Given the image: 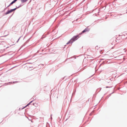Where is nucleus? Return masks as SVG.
Returning a JSON list of instances; mask_svg holds the SVG:
<instances>
[{
  "instance_id": "f257e3e1",
  "label": "nucleus",
  "mask_w": 127,
  "mask_h": 127,
  "mask_svg": "<svg viewBox=\"0 0 127 127\" xmlns=\"http://www.w3.org/2000/svg\"><path fill=\"white\" fill-rule=\"evenodd\" d=\"M79 35H77L75 36H74L71 39L69 40L66 43L67 44L72 43L73 42L79 38Z\"/></svg>"
},
{
  "instance_id": "f03ea898",
  "label": "nucleus",
  "mask_w": 127,
  "mask_h": 127,
  "mask_svg": "<svg viewBox=\"0 0 127 127\" xmlns=\"http://www.w3.org/2000/svg\"><path fill=\"white\" fill-rule=\"evenodd\" d=\"M90 29L88 28H86L84 30H83L80 34H81L82 33H83L85 32H88L90 31Z\"/></svg>"
},
{
  "instance_id": "7ed1b4c3",
  "label": "nucleus",
  "mask_w": 127,
  "mask_h": 127,
  "mask_svg": "<svg viewBox=\"0 0 127 127\" xmlns=\"http://www.w3.org/2000/svg\"><path fill=\"white\" fill-rule=\"evenodd\" d=\"M18 82L17 81H14V82H9L8 83H5V85H10L11 84H12V83H18Z\"/></svg>"
},
{
  "instance_id": "20e7f679",
  "label": "nucleus",
  "mask_w": 127,
  "mask_h": 127,
  "mask_svg": "<svg viewBox=\"0 0 127 127\" xmlns=\"http://www.w3.org/2000/svg\"><path fill=\"white\" fill-rule=\"evenodd\" d=\"M12 12L11 10H8L6 13H4L5 15H7V14H8L11 12Z\"/></svg>"
},
{
  "instance_id": "39448f33",
  "label": "nucleus",
  "mask_w": 127,
  "mask_h": 127,
  "mask_svg": "<svg viewBox=\"0 0 127 127\" xmlns=\"http://www.w3.org/2000/svg\"><path fill=\"white\" fill-rule=\"evenodd\" d=\"M14 3L13 1H12L9 4V5L6 7V8L9 7L11 5Z\"/></svg>"
},
{
  "instance_id": "423d86ee",
  "label": "nucleus",
  "mask_w": 127,
  "mask_h": 127,
  "mask_svg": "<svg viewBox=\"0 0 127 127\" xmlns=\"http://www.w3.org/2000/svg\"><path fill=\"white\" fill-rule=\"evenodd\" d=\"M28 0H21V1L22 2H24L27 1Z\"/></svg>"
},
{
  "instance_id": "0eeeda50",
  "label": "nucleus",
  "mask_w": 127,
  "mask_h": 127,
  "mask_svg": "<svg viewBox=\"0 0 127 127\" xmlns=\"http://www.w3.org/2000/svg\"><path fill=\"white\" fill-rule=\"evenodd\" d=\"M43 36V35L42 36V37H41V38L40 39V41H41V40H42V39L43 38H44L45 37H46V36L45 35V36Z\"/></svg>"
},
{
  "instance_id": "6e6552de",
  "label": "nucleus",
  "mask_w": 127,
  "mask_h": 127,
  "mask_svg": "<svg viewBox=\"0 0 127 127\" xmlns=\"http://www.w3.org/2000/svg\"><path fill=\"white\" fill-rule=\"evenodd\" d=\"M12 12L14 11H15V10H16V8H14L13 9H10Z\"/></svg>"
},
{
  "instance_id": "1a4fd4ad",
  "label": "nucleus",
  "mask_w": 127,
  "mask_h": 127,
  "mask_svg": "<svg viewBox=\"0 0 127 127\" xmlns=\"http://www.w3.org/2000/svg\"><path fill=\"white\" fill-rule=\"evenodd\" d=\"M30 38L28 39L25 42L27 44V43L28 42L30 41Z\"/></svg>"
},
{
  "instance_id": "9d476101",
  "label": "nucleus",
  "mask_w": 127,
  "mask_h": 127,
  "mask_svg": "<svg viewBox=\"0 0 127 127\" xmlns=\"http://www.w3.org/2000/svg\"><path fill=\"white\" fill-rule=\"evenodd\" d=\"M26 44L25 42L22 46V47H23V46H24Z\"/></svg>"
},
{
  "instance_id": "9b49d317",
  "label": "nucleus",
  "mask_w": 127,
  "mask_h": 127,
  "mask_svg": "<svg viewBox=\"0 0 127 127\" xmlns=\"http://www.w3.org/2000/svg\"><path fill=\"white\" fill-rule=\"evenodd\" d=\"M17 0H14L13 1L14 3H15Z\"/></svg>"
},
{
  "instance_id": "f8f14e48",
  "label": "nucleus",
  "mask_w": 127,
  "mask_h": 127,
  "mask_svg": "<svg viewBox=\"0 0 127 127\" xmlns=\"http://www.w3.org/2000/svg\"><path fill=\"white\" fill-rule=\"evenodd\" d=\"M108 87V86H106V88H111V87Z\"/></svg>"
},
{
  "instance_id": "ddd939ff",
  "label": "nucleus",
  "mask_w": 127,
  "mask_h": 127,
  "mask_svg": "<svg viewBox=\"0 0 127 127\" xmlns=\"http://www.w3.org/2000/svg\"><path fill=\"white\" fill-rule=\"evenodd\" d=\"M16 8H16V9H17L18 8H19V7H18H18H17L16 6Z\"/></svg>"
},
{
  "instance_id": "4468645a",
  "label": "nucleus",
  "mask_w": 127,
  "mask_h": 127,
  "mask_svg": "<svg viewBox=\"0 0 127 127\" xmlns=\"http://www.w3.org/2000/svg\"><path fill=\"white\" fill-rule=\"evenodd\" d=\"M20 38L18 39V40H17V42H18V41H19V39H20Z\"/></svg>"
},
{
  "instance_id": "2eb2a0df",
  "label": "nucleus",
  "mask_w": 127,
  "mask_h": 127,
  "mask_svg": "<svg viewBox=\"0 0 127 127\" xmlns=\"http://www.w3.org/2000/svg\"><path fill=\"white\" fill-rule=\"evenodd\" d=\"M114 93V92H112V93H111V94H110L109 95L110 96V95H111L112 94H113V93Z\"/></svg>"
},
{
  "instance_id": "dca6fc26",
  "label": "nucleus",
  "mask_w": 127,
  "mask_h": 127,
  "mask_svg": "<svg viewBox=\"0 0 127 127\" xmlns=\"http://www.w3.org/2000/svg\"><path fill=\"white\" fill-rule=\"evenodd\" d=\"M98 46H96L95 47V48L97 49V48H98Z\"/></svg>"
},
{
  "instance_id": "f3484780",
  "label": "nucleus",
  "mask_w": 127,
  "mask_h": 127,
  "mask_svg": "<svg viewBox=\"0 0 127 127\" xmlns=\"http://www.w3.org/2000/svg\"><path fill=\"white\" fill-rule=\"evenodd\" d=\"M33 105L35 106H35V104H35V103H33Z\"/></svg>"
},
{
  "instance_id": "a211bd4d",
  "label": "nucleus",
  "mask_w": 127,
  "mask_h": 127,
  "mask_svg": "<svg viewBox=\"0 0 127 127\" xmlns=\"http://www.w3.org/2000/svg\"><path fill=\"white\" fill-rule=\"evenodd\" d=\"M31 103L30 102L28 104V105H29L31 104Z\"/></svg>"
},
{
  "instance_id": "6ab92c4d",
  "label": "nucleus",
  "mask_w": 127,
  "mask_h": 127,
  "mask_svg": "<svg viewBox=\"0 0 127 127\" xmlns=\"http://www.w3.org/2000/svg\"><path fill=\"white\" fill-rule=\"evenodd\" d=\"M22 6V5H20V6H19L18 7H21Z\"/></svg>"
},
{
  "instance_id": "aec40b11",
  "label": "nucleus",
  "mask_w": 127,
  "mask_h": 127,
  "mask_svg": "<svg viewBox=\"0 0 127 127\" xmlns=\"http://www.w3.org/2000/svg\"><path fill=\"white\" fill-rule=\"evenodd\" d=\"M13 14L10 17H9V18H10L12 16V15H13Z\"/></svg>"
},
{
  "instance_id": "412c9836",
  "label": "nucleus",
  "mask_w": 127,
  "mask_h": 127,
  "mask_svg": "<svg viewBox=\"0 0 127 127\" xmlns=\"http://www.w3.org/2000/svg\"><path fill=\"white\" fill-rule=\"evenodd\" d=\"M33 101V100L31 101H30V102L31 103Z\"/></svg>"
},
{
  "instance_id": "4be33fe9",
  "label": "nucleus",
  "mask_w": 127,
  "mask_h": 127,
  "mask_svg": "<svg viewBox=\"0 0 127 127\" xmlns=\"http://www.w3.org/2000/svg\"><path fill=\"white\" fill-rule=\"evenodd\" d=\"M51 119H52V115H51Z\"/></svg>"
},
{
  "instance_id": "5701e85b",
  "label": "nucleus",
  "mask_w": 127,
  "mask_h": 127,
  "mask_svg": "<svg viewBox=\"0 0 127 127\" xmlns=\"http://www.w3.org/2000/svg\"><path fill=\"white\" fill-rule=\"evenodd\" d=\"M27 106H25L24 107V108H25Z\"/></svg>"
},
{
  "instance_id": "b1692460",
  "label": "nucleus",
  "mask_w": 127,
  "mask_h": 127,
  "mask_svg": "<svg viewBox=\"0 0 127 127\" xmlns=\"http://www.w3.org/2000/svg\"><path fill=\"white\" fill-rule=\"evenodd\" d=\"M27 106H25L24 107V108H25Z\"/></svg>"
},
{
  "instance_id": "393cba45",
  "label": "nucleus",
  "mask_w": 127,
  "mask_h": 127,
  "mask_svg": "<svg viewBox=\"0 0 127 127\" xmlns=\"http://www.w3.org/2000/svg\"><path fill=\"white\" fill-rule=\"evenodd\" d=\"M102 50H101V52H100V53H101V54L102 53H102H101V52H102Z\"/></svg>"
},
{
  "instance_id": "a878e982",
  "label": "nucleus",
  "mask_w": 127,
  "mask_h": 127,
  "mask_svg": "<svg viewBox=\"0 0 127 127\" xmlns=\"http://www.w3.org/2000/svg\"><path fill=\"white\" fill-rule=\"evenodd\" d=\"M29 63V64H32V63Z\"/></svg>"
},
{
  "instance_id": "bb28decb",
  "label": "nucleus",
  "mask_w": 127,
  "mask_h": 127,
  "mask_svg": "<svg viewBox=\"0 0 127 127\" xmlns=\"http://www.w3.org/2000/svg\"><path fill=\"white\" fill-rule=\"evenodd\" d=\"M29 105H28V104H27L26 105L27 106H28Z\"/></svg>"
},
{
  "instance_id": "cd10ccee",
  "label": "nucleus",
  "mask_w": 127,
  "mask_h": 127,
  "mask_svg": "<svg viewBox=\"0 0 127 127\" xmlns=\"http://www.w3.org/2000/svg\"><path fill=\"white\" fill-rule=\"evenodd\" d=\"M29 105H28V104H27L26 105L27 106H28Z\"/></svg>"
},
{
  "instance_id": "c85d7f7f",
  "label": "nucleus",
  "mask_w": 127,
  "mask_h": 127,
  "mask_svg": "<svg viewBox=\"0 0 127 127\" xmlns=\"http://www.w3.org/2000/svg\"><path fill=\"white\" fill-rule=\"evenodd\" d=\"M29 105H28V104H27L26 105L27 106H28Z\"/></svg>"
},
{
  "instance_id": "c756f323",
  "label": "nucleus",
  "mask_w": 127,
  "mask_h": 127,
  "mask_svg": "<svg viewBox=\"0 0 127 127\" xmlns=\"http://www.w3.org/2000/svg\"><path fill=\"white\" fill-rule=\"evenodd\" d=\"M91 113H90V115H91Z\"/></svg>"
},
{
  "instance_id": "7c9ffc66",
  "label": "nucleus",
  "mask_w": 127,
  "mask_h": 127,
  "mask_svg": "<svg viewBox=\"0 0 127 127\" xmlns=\"http://www.w3.org/2000/svg\"><path fill=\"white\" fill-rule=\"evenodd\" d=\"M39 52V51H38L37 52V53H38Z\"/></svg>"
},
{
  "instance_id": "2f4dec72",
  "label": "nucleus",
  "mask_w": 127,
  "mask_h": 127,
  "mask_svg": "<svg viewBox=\"0 0 127 127\" xmlns=\"http://www.w3.org/2000/svg\"><path fill=\"white\" fill-rule=\"evenodd\" d=\"M126 12H127V10H126Z\"/></svg>"
},
{
  "instance_id": "473e14b6",
  "label": "nucleus",
  "mask_w": 127,
  "mask_h": 127,
  "mask_svg": "<svg viewBox=\"0 0 127 127\" xmlns=\"http://www.w3.org/2000/svg\"><path fill=\"white\" fill-rule=\"evenodd\" d=\"M76 92V90H75V92Z\"/></svg>"
}]
</instances>
